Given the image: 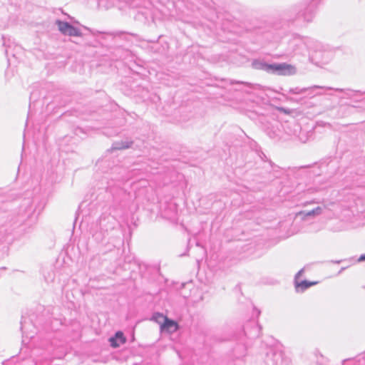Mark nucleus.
Instances as JSON below:
<instances>
[{
    "label": "nucleus",
    "mask_w": 365,
    "mask_h": 365,
    "mask_svg": "<svg viewBox=\"0 0 365 365\" xmlns=\"http://www.w3.org/2000/svg\"><path fill=\"white\" fill-rule=\"evenodd\" d=\"M122 232L115 219L110 215L101 216L93 237L104 246L105 252L113 250L123 243Z\"/></svg>",
    "instance_id": "obj_1"
},
{
    "label": "nucleus",
    "mask_w": 365,
    "mask_h": 365,
    "mask_svg": "<svg viewBox=\"0 0 365 365\" xmlns=\"http://www.w3.org/2000/svg\"><path fill=\"white\" fill-rule=\"evenodd\" d=\"M316 6L311 3L307 6L300 5L292 9L295 18L292 20H302L304 22H310L315 15Z\"/></svg>",
    "instance_id": "obj_2"
},
{
    "label": "nucleus",
    "mask_w": 365,
    "mask_h": 365,
    "mask_svg": "<svg viewBox=\"0 0 365 365\" xmlns=\"http://www.w3.org/2000/svg\"><path fill=\"white\" fill-rule=\"evenodd\" d=\"M24 219L17 220H10L8 222L0 225V242L6 240V238L10 235L12 231L19 226L23 222Z\"/></svg>",
    "instance_id": "obj_3"
},
{
    "label": "nucleus",
    "mask_w": 365,
    "mask_h": 365,
    "mask_svg": "<svg viewBox=\"0 0 365 365\" xmlns=\"http://www.w3.org/2000/svg\"><path fill=\"white\" fill-rule=\"evenodd\" d=\"M56 24L58 26V30L63 35H67L69 36H81L82 33L81 30L70 23L66 21H63L61 20H56Z\"/></svg>",
    "instance_id": "obj_4"
},
{
    "label": "nucleus",
    "mask_w": 365,
    "mask_h": 365,
    "mask_svg": "<svg viewBox=\"0 0 365 365\" xmlns=\"http://www.w3.org/2000/svg\"><path fill=\"white\" fill-rule=\"evenodd\" d=\"M179 329L178 324L173 319L168 317L164 318V321L160 324V331L173 334Z\"/></svg>",
    "instance_id": "obj_5"
},
{
    "label": "nucleus",
    "mask_w": 365,
    "mask_h": 365,
    "mask_svg": "<svg viewBox=\"0 0 365 365\" xmlns=\"http://www.w3.org/2000/svg\"><path fill=\"white\" fill-rule=\"evenodd\" d=\"M109 342L113 348H118L126 342V337L121 331H118L114 336L109 339Z\"/></svg>",
    "instance_id": "obj_6"
},
{
    "label": "nucleus",
    "mask_w": 365,
    "mask_h": 365,
    "mask_svg": "<svg viewBox=\"0 0 365 365\" xmlns=\"http://www.w3.org/2000/svg\"><path fill=\"white\" fill-rule=\"evenodd\" d=\"M297 69L294 66L287 63H279V75L289 76L295 74Z\"/></svg>",
    "instance_id": "obj_7"
},
{
    "label": "nucleus",
    "mask_w": 365,
    "mask_h": 365,
    "mask_svg": "<svg viewBox=\"0 0 365 365\" xmlns=\"http://www.w3.org/2000/svg\"><path fill=\"white\" fill-rule=\"evenodd\" d=\"M295 289L297 292H302L309 288L311 286L317 284V282H309L307 280H302L300 282H299L297 280H295Z\"/></svg>",
    "instance_id": "obj_8"
},
{
    "label": "nucleus",
    "mask_w": 365,
    "mask_h": 365,
    "mask_svg": "<svg viewBox=\"0 0 365 365\" xmlns=\"http://www.w3.org/2000/svg\"><path fill=\"white\" fill-rule=\"evenodd\" d=\"M132 140H119L115 141L113 143L111 149L112 150H122V149H127L129 148L132 144Z\"/></svg>",
    "instance_id": "obj_9"
},
{
    "label": "nucleus",
    "mask_w": 365,
    "mask_h": 365,
    "mask_svg": "<svg viewBox=\"0 0 365 365\" xmlns=\"http://www.w3.org/2000/svg\"><path fill=\"white\" fill-rule=\"evenodd\" d=\"M269 63L262 61V60H254L252 63V66L253 68L257 70L264 71L268 73Z\"/></svg>",
    "instance_id": "obj_10"
},
{
    "label": "nucleus",
    "mask_w": 365,
    "mask_h": 365,
    "mask_svg": "<svg viewBox=\"0 0 365 365\" xmlns=\"http://www.w3.org/2000/svg\"><path fill=\"white\" fill-rule=\"evenodd\" d=\"M320 88V87L317 86H314L309 87V88L295 87V88H290L288 92L289 93H292V94H304L307 92H309L313 89H316V88Z\"/></svg>",
    "instance_id": "obj_11"
},
{
    "label": "nucleus",
    "mask_w": 365,
    "mask_h": 365,
    "mask_svg": "<svg viewBox=\"0 0 365 365\" xmlns=\"http://www.w3.org/2000/svg\"><path fill=\"white\" fill-rule=\"evenodd\" d=\"M304 44L303 40L301 38H294L289 43L293 52H297L299 48L303 46Z\"/></svg>",
    "instance_id": "obj_12"
},
{
    "label": "nucleus",
    "mask_w": 365,
    "mask_h": 365,
    "mask_svg": "<svg viewBox=\"0 0 365 365\" xmlns=\"http://www.w3.org/2000/svg\"><path fill=\"white\" fill-rule=\"evenodd\" d=\"M334 90L338 92H343L344 93L346 98H352L355 93H361L359 91H354V90L349 89V88H347V89L334 88Z\"/></svg>",
    "instance_id": "obj_13"
},
{
    "label": "nucleus",
    "mask_w": 365,
    "mask_h": 365,
    "mask_svg": "<svg viewBox=\"0 0 365 365\" xmlns=\"http://www.w3.org/2000/svg\"><path fill=\"white\" fill-rule=\"evenodd\" d=\"M266 133L269 135V137L272 139H276L279 137L280 131L277 129H275L273 126L271 128H267L266 129Z\"/></svg>",
    "instance_id": "obj_14"
},
{
    "label": "nucleus",
    "mask_w": 365,
    "mask_h": 365,
    "mask_svg": "<svg viewBox=\"0 0 365 365\" xmlns=\"http://www.w3.org/2000/svg\"><path fill=\"white\" fill-rule=\"evenodd\" d=\"M269 73L279 75V63H269Z\"/></svg>",
    "instance_id": "obj_15"
},
{
    "label": "nucleus",
    "mask_w": 365,
    "mask_h": 365,
    "mask_svg": "<svg viewBox=\"0 0 365 365\" xmlns=\"http://www.w3.org/2000/svg\"><path fill=\"white\" fill-rule=\"evenodd\" d=\"M166 316H164L163 314L157 312L153 315L152 319L156 322L157 323L161 324V323L164 321V318Z\"/></svg>",
    "instance_id": "obj_16"
},
{
    "label": "nucleus",
    "mask_w": 365,
    "mask_h": 365,
    "mask_svg": "<svg viewBox=\"0 0 365 365\" xmlns=\"http://www.w3.org/2000/svg\"><path fill=\"white\" fill-rule=\"evenodd\" d=\"M322 207H317L310 211H308L307 212L305 213V215L306 216H314V215H319L321 214L322 212Z\"/></svg>",
    "instance_id": "obj_17"
},
{
    "label": "nucleus",
    "mask_w": 365,
    "mask_h": 365,
    "mask_svg": "<svg viewBox=\"0 0 365 365\" xmlns=\"http://www.w3.org/2000/svg\"><path fill=\"white\" fill-rule=\"evenodd\" d=\"M273 355L275 357V359H274V361L276 364H277L279 362V360L281 359L282 357V351H278V352L274 351L273 353Z\"/></svg>",
    "instance_id": "obj_18"
},
{
    "label": "nucleus",
    "mask_w": 365,
    "mask_h": 365,
    "mask_svg": "<svg viewBox=\"0 0 365 365\" xmlns=\"http://www.w3.org/2000/svg\"><path fill=\"white\" fill-rule=\"evenodd\" d=\"M234 83H237V84H243V85H246L247 86L250 87V88H252V84L250 83H247V82H244V81H230V84H234Z\"/></svg>",
    "instance_id": "obj_19"
},
{
    "label": "nucleus",
    "mask_w": 365,
    "mask_h": 365,
    "mask_svg": "<svg viewBox=\"0 0 365 365\" xmlns=\"http://www.w3.org/2000/svg\"><path fill=\"white\" fill-rule=\"evenodd\" d=\"M304 272V269H302L301 270H299L295 275V278H294V281L295 280H297L298 277L303 273Z\"/></svg>",
    "instance_id": "obj_20"
},
{
    "label": "nucleus",
    "mask_w": 365,
    "mask_h": 365,
    "mask_svg": "<svg viewBox=\"0 0 365 365\" xmlns=\"http://www.w3.org/2000/svg\"><path fill=\"white\" fill-rule=\"evenodd\" d=\"M359 262H364L365 261V254H362L360 255L359 258L358 259Z\"/></svg>",
    "instance_id": "obj_21"
},
{
    "label": "nucleus",
    "mask_w": 365,
    "mask_h": 365,
    "mask_svg": "<svg viewBox=\"0 0 365 365\" xmlns=\"http://www.w3.org/2000/svg\"><path fill=\"white\" fill-rule=\"evenodd\" d=\"M354 365H362V364L361 362H358V363L355 364Z\"/></svg>",
    "instance_id": "obj_22"
},
{
    "label": "nucleus",
    "mask_w": 365,
    "mask_h": 365,
    "mask_svg": "<svg viewBox=\"0 0 365 365\" xmlns=\"http://www.w3.org/2000/svg\"><path fill=\"white\" fill-rule=\"evenodd\" d=\"M326 89H327V90H331V89H333V88H331V87H327V88H326Z\"/></svg>",
    "instance_id": "obj_23"
},
{
    "label": "nucleus",
    "mask_w": 365,
    "mask_h": 365,
    "mask_svg": "<svg viewBox=\"0 0 365 365\" xmlns=\"http://www.w3.org/2000/svg\"><path fill=\"white\" fill-rule=\"evenodd\" d=\"M341 262V260L336 261L335 263L339 264Z\"/></svg>",
    "instance_id": "obj_24"
},
{
    "label": "nucleus",
    "mask_w": 365,
    "mask_h": 365,
    "mask_svg": "<svg viewBox=\"0 0 365 365\" xmlns=\"http://www.w3.org/2000/svg\"><path fill=\"white\" fill-rule=\"evenodd\" d=\"M344 269H345V268H344V267H342V268L341 269V270H340V272H341V271H344Z\"/></svg>",
    "instance_id": "obj_25"
},
{
    "label": "nucleus",
    "mask_w": 365,
    "mask_h": 365,
    "mask_svg": "<svg viewBox=\"0 0 365 365\" xmlns=\"http://www.w3.org/2000/svg\"><path fill=\"white\" fill-rule=\"evenodd\" d=\"M21 329L23 330L24 329V325L21 324Z\"/></svg>",
    "instance_id": "obj_26"
}]
</instances>
